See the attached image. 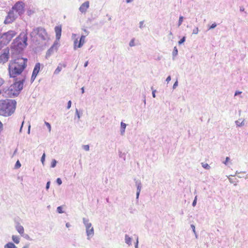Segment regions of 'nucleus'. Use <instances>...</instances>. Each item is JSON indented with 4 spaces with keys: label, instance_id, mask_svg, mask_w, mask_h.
Returning a JSON list of instances; mask_svg holds the SVG:
<instances>
[{
    "label": "nucleus",
    "instance_id": "63",
    "mask_svg": "<svg viewBox=\"0 0 248 248\" xmlns=\"http://www.w3.org/2000/svg\"><path fill=\"white\" fill-rule=\"evenodd\" d=\"M133 0H126V1L127 3L131 2Z\"/></svg>",
    "mask_w": 248,
    "mask_h": 248
},
{
    "label": "nucleus",
    "instance_id": "16",
    "mask_svg": "<svg viewBox=\"0 0 248 248\" xmlns=\"http://www.w3.org/2000/svg\"><path fill=\"white\" fill-rule=\"evenodd\" d=\"M124 241L129 246L132 245V238L129 237L127 234L124 235Z\"/></svg>",
    "mask_w": 248,
    "mask_h": 248
},
{
    "label": "nucleus",
    "instance_id": "28",
    "mask_svg": "<svg viewBox=\"0 0 248 248\" xmlns=\"http://www.w3.org/2000/svg\"><path fill=\"white\" fill-rule=\"evenodd\" d=\"M186 41V37L185 36H183L181 39L180 41H179L178 42V44L179 45L182 44L183 43H184Z\"/></svg>",
    "mask_w": 248,
    "mask_h": 248
},
{
    "label": "nucleus",
    "instance_id": "22",
    "mask_svg": "<svg viewBox=\"0 0 248 248\" xmlns=\"http://www.w3.org/2000/svg\"><path fill=\"white\" fill-rule=\"evenodd\" d=\"M172 54L173 56V59H174V57H175L178 54V50L176 46H175L174 47Z\"/></svg>",
    "mask_w": 248,
    "mask_h": 248
},
{
    "label": "nucleus",
    "instance_id": "51",
    "mask_svg": "<svg viewBox=\"0 0 248 248\" xmlns=\"http://www.w3.org/2000/svg\"><path fill=\"white\" fill-rule=\"evenodd\" d=\"M171 80V77L170 76H169L167 78H166V81L168 83L170 82V81Z\"/></svg>",
    "mask_w": 248,
    "mask_h": 248
},
{
    "label": "nucleus",
    "instance_id": "33",
    "mask_svg": "<svg viewBox=\"0 0 248 248\" xmlns=\"http://www.w3.org/2000/svg\"><path fill=\"white\" fill-rule=\"evenodd\" d=\"M57 211L60 214L63 213L62 206H58L57 208Z\"/></svg>",
    "mask_w": 248,
    "mask_h": 248
},
{
    "label": "nucleus",
    "instance_id": "45",
    "mask_svg": "<svg viewBox=\"0 0 248 248\" xmlns=\"http://www.w3.org/2000/svg\"><path fill=\"white\" fill-rule=\"evenodd\" d=\"M71 104H72V102L70 100H69L68 103H67V109H69L71 107Z\"/></svg>",
    "mask_w": 248,
    "mask_h": 248
},
{
    "label": "nucleus",
    "instance_id": "43",
    "mask_svg": "<svg viewBox=\"0 0 248 248\" xmlns=\"http://www.w3.org/2000/svg\"><path fill=\"white\" fill-rule=\"evenodd\" d=\"M143 24H144V21H141L140 22V26H139V27L140 28V29H142L144 27L143 26Z\"/></svg>",
    "mask_w": 248,
    "mask_h": 248
},
{
    "label": "nucleus",
    "instance_id": "35",
    "mask_svg": "<svg viewBox=\"0 0 248 248\" xmlns=\"http://www.w3.org/2000/svg\"><path fill=\"white\" fill-rule=\"evenodd\" d=\"M82 148L84 150L88 151L89 150L90 147L89 145H84L82 146Z\"/></svg>",
    "mask_w": 248,
    "mask_h": 248
},
{
    "label": "nucleus",
    "instance_id": "5",
    "mask_svg": "<svg viewBox=\"0 0 248 248\" xmlns=\"http://www.w3.org/2000/svg\"><path fill=\"white\" fill-rule=\"evenodd\" d=\"M17 80V79H16ZM25 81V78H23L19 80H16L9 88V92L14 96H17L23 89V84Z\"/></svg>",
    "mask_w": 248,
    "mask_h": 248
},
{
    "label": "nucleus",
    "instance_id": "46",
    "mask_svg": "<svg viewBox=\"0 0 248 248\" xmlns=\"http://www.w3.org/2000/svg\"><path fill=\"white\" fill-rule=\"evenodd\" d=\"M138 244H139V239H138V237H137V239H136V242L135 244V248H138Z\"/></svg>",
    "mask_w": 248,
    "mask_h": 248
},
{
    "label": "nucleus",
    "instance_id": "48",
    "mask_svg": "<svg viewBox=\"0 0 248 248\" xmlns=\"http://www.w3.org/2000/svg\"><path fill=\"white\" fill-rule=\"evenodd\" d=\"M245 171H240V172H239L238 171H236V172H235V174L233 175H232V176H237L238 174H240V173H245Z\"/></svg>",
    "mask_w": 248,
    "mask_h": 248
},
{
    "label": "nucleus",
    "instance_id": "60",
    "mask_svg": "<svg viewBox=\"0 0 248 248\" xmlns=\"http://www.w3.org/2000/svg\"><path fill=\"white\" fill-rule=\"evenodd\" d=\"M70 226H71V225L70 224V223H69L67 222V223H66V227L67 228H69V227H70Z\"/></svg>",
    "mask_w": 248,
    "mask_h": 248
},
{
    "label": "nucleus",
    "instance_id": "56",
    "mask_svg": "<svg viewBox=\"0 0 248 248\" xmlns=\"http://www.w3.org/2000/svg\"><path fill=\"white\" fill-rule=\"evenodd\" d=\"M228 179H229V181H230V183H234V182L233 181L232 179V178H231L230 177H228Z\"/></svg>",
    "mask_w": 248,
    "mask_h": 248
},
{
    "label": "nucleus",
    "instance_id": "59",
    "mask_svg": "<svg viewBox=\"0 0 248 248\" xmlns=\"http://www.w3.org/2000/svg\"><path fill=\"white\" fill-rule=\"evenodd\" d=\"M88 65V61H87L85 63H84V66L85 67H87Z\"/></svg>",
    "mask_w": 248,
    "mask_h": 248
},
{
    "label": "nucleus",
    "instance_id": "61",
    "mask_svg": "<svg viewBox=\"0 0 248 248\" xmlns=\"http://www.w3.org/2000/svg\"><path fill=\"white\" fill-rule=\"evenodd\" d=\"M81 93H84V88L83 87L81 88Z\"/></svg>",
    "mask_w": 248,
    "mask_h": 248
},
{
    "label": "nucleus",
    "instance_id": "3",
    "mask_svg": "<svg viewBox=\"0 0 248 248\" xmlns=\"http://www.w3.org/2000/svg\"><path fill=\"white\" fill-rule=\"evenodd\" d=\"M16 106L15 100H0V115L4 117L11 116L15 111Z\"/></svg>",
    "mask_w": 248,
    "mask_h": 248
},
{
    "label": "nucleus",
    "instance_id": "29",
    "mask_svg": "<svg viewBox=\"0 0 248 248\" xmlns=\"http://www.w3.org/2000/svg\"><path fill=\"white\" fill-rule=\"evenodd\" d=\"M119 157L123 158L124 160L125 159V155L124 153H123L121 151H119Z\"/></svg>",
    "mask_w": 248,
    "mask_h": 248
},
{
    "label": "nucleus",
    "instance_id": "2",
    "mask_svg": "<svg viewBox=\"0 0 248 248\" xmlns=\"http://www.w3.org/2000/svg\"><path fill=\"white\" fill-rule=\"evenodd\" d=\"M24 7V3L22 1H19L16 2L8 12L4 23L7 24L14 22L18 16L23 14L25 12Z\"/></svg>",
    "mask_w": 248,
    "mask_h": 248
},
{
    "label": "nucleus",
    "instance_id": "13",
    "mask_svg": "<svg viewBox=\"0 0 248 248\" xmlns=\"http://www.w3.org/2000/svg\"><path fill=\"white\" fill-rule=\"evenodd\" d=\"M56 33V38L57 40H59L61 37L62 34V25L56 26L54 28Z\"/></svg>",
    "mask_w": 248,
    "mask_h": 248
},
{
    "label": "nucleus",
    "instance_id": "4",
    "mask_svg": "<svg viewBox=\"0 0 248 248\" xmlns=\"http://www.w3.org/2000/svg\"><path fill=\"white\" fill-rule=\"evenodd\" d=\"M37 35L43 41H46L49 38L46 30L41 27L34 28L30 34L31 40L35 43L36 44H38L39 43L37 39Z\"/></svg>",
    "mask_w": 248,
    "mask_h": 248
},
{
    "label": "nucleus",
    "instance_id": "50",
    "mask_svg": "<svg viewBox=\"0 0 248 248\" xmlns=\"http://www.w3.org/2000/svg\"><path fill=\"white\" fill-rule=\"evenodd\" d=\"M178 86V81H176L175 82V83H174L173 85V89H174L176 88V87H177Z\"/></svg>",
    "mask_w": 248,
    "mask_h": 248
},
{
    "label": "nucleus",
    "instance_id": "17",
    "mask_svg": "<svg viewBox=\"0 0 248 248\" xmlns=\"http://www.w3.org/2000/svg\"><path fill=\"white\" fill-rule=\"evenodd\" d=\"M41 64L39 62L35 64L32 73L38 75L40 70Z\"/></svg>",
    "mask_w": 248,
    "mask_h": 248
},
{
    "label": "nucleus",
    "instance_id": "44",
    "mask_svg": "<svg viewBox=\"0 0 248 248\" xmlns=\"http://www.w3.org/2000/svg\"><path fill=\"white\" fill-rule=\"evenodd\" d=\"M152 96L154 98H155V92H156V90H153V87H152Z\"/></svg>",
    "mask_w": 248,
    "mask_h": 248
},
{
    "label": "nucleus",
    "instance_id": "41",
    "mask_svg": "<svg viewBox=\"0 0 248 248\" xmlns=\"http://www.w3.org/2000/svg\"><path fill=\"white\" fill-rule=\"evenodd\" d=\"M197 196H196L195 197L194 201H193V202H192V206H195L196 204H197Z\"/></svg>",
    "mask_w": 248,
    "mask_h": 248
},
{
    "label": "nucleus",
    "instance_id": "25",
    "mask_svg": "<svg viewBox=\"0 0 248 248\" xmlns=\"http://www.w3.org/2000/svg\"><path fill=\"white\" fill-rule=\"evenodd\" d=\"M37 76V74H35L33 73H32V75H31V83H32L34 81V80H35V78H36Z\"/></svg>",
    "mask_w": 248,
    "mask_h": 248
},
{
    "label": "nucleus",
    "instance_id": "10",
    "mask_svg": "<svg viewBox=\"0 0 248 248\" xmlns=\"http://www.w3.org/2000/svg\"><path fill=\"white\" fill-rule=\"evenodd\" d=\"M86 37V35H82L80 38V40L79 42L78 41V39H76L74 42V49H76L77 48H80L82 46L83 44L85 43V39Z\"/></svg>",
    "mask_w": 248,
    "mask_h": 248
},
{
    "label": "nucleus",
    "instance_id": "9",
    "mask_svg": "<svg viewBox=\"0 0 248 248\" xmlns=\"http://www.w3.org/2000/svg\"><path fill=\"white\" fill-rule=\"evenodd\" d=\"M9 58V50L5 49L0 55V63H4L7 62Z\"/></svg>",
    "mask_w": 248,
    "mask_h": 248
},
{
    "label": "nucleus",
    "instance_id": "11",
    "mask_svg": "<svg viewBox=\"0 0 248 248\" xmlns=\"http://www.w3.org/2000/svg\"><path fill=\"white\" fill-rule=\"evenodd\" d=\"M135 185L137 186V190L136 193V200L138 201L139 198V195L142 187V184L140 180L134 179Z\"/></svg>",
    "mask_w": 248,
    "mask_h": 248
},
{
    "label": "nucleus",
    "instance_id": "55",
    "mask_svg": "<svg viewBox=\"0 0 248 248\" xmlns=\"http://www.w3.org/2000/svg\"><path fill=\"white\" fill-rule=\"evenodd\" d=\"M2 126H3V124H2V123L0 121V133L1 132V131L2 129Z\"/></svg>",
    "mask_w": 248,
    "mask_h": 248
},
{
    "label": "nucleus",
    "instance_id": "18",
    "mask_svg": "<svg viewBox=\"0 0 248 248\" xmlns=\"http://www.w3.org/2000/svg\"><path fill=\"white\" fill-rule=\"evenodd\" d=\"M56 49L55 48V45H53L46 52V57H49L53 53L54 51V49Z\"/></svg>",
    "mask_w": 248,
    "mask_h": 248
},
{
    "label": "nucleus",
    "instance_id": "19",
    "mask_svg": "<svg viewBox=\"0 0 248 248\" xmlns=\"http://www.w3.org/2000/svg\"><path fill=\"white\" fill-rule=\"evenodd\" d=\"M126 124L123 123V122H121V134L122 135H124V132H125V128H126Z\"/></svg>",
    "mask_w": 248,
    "mask_h": 248
},
{
    "label": "nucleus",
    "instance_id": "38",
    "mask_svg": "<svg viewBox=\"0 0 248 248\" xmlns=\"http://www.w3.org/2000/svg\"><path fill=\"white\" fill-rule=\"evenodd\" d=\"M191 228L192 229V231H193V232L195 233L196 237H197V235L196 234V231H195V226L193 224H191Z\"/></svg>",
    "mask_w": 248,
    "mask_h": 248
},
{
    "label": "nucleus",
    "instance_id": "52",
    "mask_svg": "<svg viewBox=\"0 0 248 248\" xmlns=\"http://www.w3.org/2000/svg\"><path fill=\"white\" fill-rule=\"evenodd\" d=\"M242 93L241 92H240V91H236L235 92V93H234V95L235 96H237L240 94H241Z\"/></svg>",
    "mask_w": 248,
    "mask_h": 248
},
{
    "label": "nucleus",
    "instance_id": "36",
    "mask_svg": "<svg viewBox=\"0 0 248 248\" xmlns=\"http://www.w3.org/2000/svg\"><path fill=\"white\" fill-rule=\"evenodd\" d=\"M45 124L46 125V126H47L48 129V131L49 132H50L51 131V125L49 123H48V122H45Z\"/></svg>",
    "mask_w": 248,
    "mask_h": 248
},
{
    "label": "nucleus",
    "instance_id": "26",
    "mask_svg": "<svg viewBox=\"0 0 248 248\" xmlns=\"http://www.w3.org/2000/svg\"><path fill=\"white\" fill-rule=\"evenodd\" d=\"M183 19H184L183 16H180L179 18L178 23V27L180 26L182 24V22L183 21Z\"/></svg>",
    "mask_w": 248,
    "mask_h": 248
},
{
    "label": "nucleus",
    "instance_id": "58",
    "mask_svg": "<svg viewBox=\"0 0 248 248\" xmlns=\"http://www.w3.org/2000/svg\"><path fill=\"white\" fill-rule=\"evenodd\" d=\"M245 9L243 7L241 6L240 7V11L241 12H243L244 11Z\"/></svg>",
    "mask_w": 248,
    "mask_h": 248
},
{
    "label": "nucleus",
    "instance_id": "12",
    "mask_svg": "<svg viewBox=\"0 0 248 248\" xmlns=\"http://www.w3.org/2000/svg\"><path fill=\"white\" fill-rule=\"evenodd\" d=\"M89 1H86L83 3L79 8V10L81 13H85L89 7Z\"/></svg>",
    "mask_w": 248,
    "mask_h": 248
},
{
    "label": "nucleus",
    "instance_id": "31",
    "mask_svg": "<svg viewBox=\"0 0 248 248\" xmlns=\"http://www.w3.org/2000/svg\"><path fill=\"white\" fill-rule=\"evenodd\" d=\"M57 164V161L55 159H53L51 164V167L54 168Z\"/></svg>",
    "mask_w": 248,
    "mask_h": 248
},
{
    "label": "nucleus",
    "instance_id": "24",
    "mask_svg": "<svg viewBox=\"0 0 248 248\" xmlns=\"http://www.w3.org/2000/svg\"><path fill=\"white\" fill-rule=\"evenodd\" d=\"M202 167L206 170H209L210 166L207 163H202Z\"/></svg>",
    "mask_w": 248,
    "mask_h": 248
},
{
    "label": "nucleus",
    "instance_id": "30",
    "mask_svg": "<svg viewBox=\"0 0 248 248\" xmlns=\"http://www.w3.org/2000/svg\"><path fill=\"white\" fill-rule=\"evenodd\" d=\"M134 41H135V39L133 38L130 41L129 44V45L130 46L132 47V46H135Z\"/></svg>",
    "mask_w": 248,
    "mask_h": 248
},
{
    "label": "nucleus",
    "instance_id": "1",
    "mask_svg": "<svg viewBox=\"0 0 248 248\" xmlns=\"http://www.w3.org/2000/svg\"><path fill=\"white\" fill-rule=\"evenodd\" d=\"M28 60L24 58H18L11 61L9 64V73L11 78H15L20 75L27 66Z\"/></svg>",
    "mask_w": 248,
    "mask_h": 248
},
{
    "label": "nucleus",
    "instance_id": "20",
    "mask_svg": "<svg viewBox=\"0 0 248 248\" xmlns=\"http://www.w3.org/2000/svg\"><path fill=\"white\" fill-rule=\"evenodd\" d=\"M5 248H17L16 245L12 243L9 242L5 245Z\"/></svg>",
    "mask_w": 248,
    "mask_h": 248
},
{
    "label": "nucleus",
    "instance_id": "37",
    "mask_svg": "<svg viewBox=\"0 0 248 248\" xmlns=\"http://www.w3.org/2000/svg\"><path fill=\"white\" fill-rule=\"evenodd\" d=\"M217 25L216 23H214L212 24L209 28L208 30H211L217 27Z\"/></svg>",
    "mask_w": 248,
    "mask_h": 248
},
{
    "label": "nucleus",
    "instance_id": "57",
    "mask_svg": "<svg viewBox=\"0 0 248 248\" xmlns=\"http://www.w3.org/2000/svg\"><path fill=\"white\" fill-rule=\"evenodd\" d=\"M23 124H24V121L22 122L21 126V127L20 128V130H19V132H21V131H22V127H23Z\"/></svg>",
    "mask_w": 248,
    "mask_h": 248
},
{
    "label": "nucleus",
    "instance_id": "27",
    "mask_svg": "<svg viewBox=\"0 0 248 248\" xmlns=\"http://www.w3.org/2000/svg\"><path fill=\"white\" fill-rule=\"evenodd\" d=\"M20 167H21V164H20L19 161L17 160L16 163V164L15 166V168L17 169L19 168Z\"/></svg>",
    "mask_w": 248,
    "mask_h": 248
},
{
    "label": "nucleus",
    "instance_id": "64",
    "mask_svg": "<svg viewBox=\"0 0 248 248\" xmlns=\"http://www.w3.org/2000/svg\"><path fill=\"white\" fill-rule=\"evenodd\" d=\"M237 177L239 178H243L244 177L243 176H242V175H237Z\"/></svg>",
    "mask_w": 248,
    "mask_h": 248
},
{
    "label": "nucleus",
    "instance_id": "40",
    "mask_svg": "<svg viewBox=\"0 0 248 248\" xmlns=\"http://www.w3.org/2000/svg\"><path fill=\"white\" fill-rule=\"evenodd\" d=\"M76 115L77 116V118L79 119L80 118V115L78 112V110L77 108L76 109Z\"/></svg>",
    "mask_w": 248,
    "mask_h": 248
},
{
    "label": "nucleus",
    "instance_id": "54",
    "mask_svg": "<svg viewBox=\"0 0 248 248\" xmlns=\"http://www.w3.org/2000/svg\"><path fill=\"white\" fill-rule=\"evenodd\" d=\"M83 30L84 31V32L85 33L86 36L89 34V32L86 29H83Z\"/></svg>",
    "mask_w": 248,
    "mask_h": 248
},
{
    "label": "nucleus",
    "instance_id": "47",
    "mask_svg": "<svg viewBox=\"0 0 248 248\" xmlns=\"http://www.w3.org/2000/svg\"><path fill=\"white\" fill-rule=\"evenodd\" d=\"M50 181H48L46 183V190H48L49 189V186H50Z\"/></svg>",
    "mask_w": 248,
    "mask_h": 248
},
{
    "label": "nucleus",
    "instance_id": "53",
    "mask_svg": "<svg viewBox=\"0 0 248 248\" xmlns=\"http://www.w3.org/2000/svg\"><path fill=\"white\" fill-rule=\"evenodd\" d=\"M4 82V80L0 77V86H1Z\"/></svg>",
    "mask_w": 248,
    "mask_h": 248
},
{
    "label": "nucleus",
    "instance_id": "6",
    "mask_svg": "<svg viewBox=\"0 0 248 248\" xmlns=\"http://www.w3.org/2000/svg\"><path fill=\"white\" fill-rule=\"evenodd\" d=\"M16 34V32L12 30H10L7 32L3 33L0 36V49L9 44Z\"/></svg>",
    "mask_w": 248,
    "mask_h": 248
},
{
    "label": "nucleus",
    "instance_id": "34",
    "mask_svg": "<svg viewBox=\"0 0 248 248\" xmlns=\"http://www.w3.org/2000/svg\"><path fill=\"white\" fill-rule=\"evenodd\" d=\"M198 32H199L198 28L196 27L193 29V31H192V34H197L198 33Z\"/></svg>",
    "mask_w": 248,
    "mask_h": 248
},
{
    "label": "nucleus",
    "instance_id": "42",
    "mask_svg": "<svg viewBox=\"0 0 248 248\" xmlns=\"http://www.w3.org/2000/svg\"><path fill=\"white\" fill-rule=\"evenodd\" d=\"M45 154L44 153L43 155H42V157H41V161L42 162V163L43 164L44 163V162L45 161Z\"/></svg>",
    "mask_w": 248,
    "mask_h": 248
},
{
    "label": "nucleus",
    "instance_id": "8",
    "mask_svg": "<svg viewBox=\"0 0 248 248\" xmlns=\"http://www.w3.org/2000/svg\"><path fill=\"white\" fill-rule=\"evenodd\" d=\"M16 40V41L15 42V44L14 46H16L20 48L26 47L28 45V36L27 32L20 33L19 37H17Z\"/></svg>",
    "mask_w": 248,
    "mask_h": 248
},
{
    "label": "nucleus",
    "instance_id": "62",
    "mask_svg": "<svg viewBox=\"0 0 248 248\" xmlns=\"http://www.w3.org/2000/svg\"><path fill=\"white\" fill-rule=\"evenodd\" d=\"M30 128H31V125H29V127H28V134H30Z\"/></svg>",
    "mask_w": 248,
    "mask_h": 248
},
{
    "label": "nucleus",
    "instance_id": "23",
    "mask_svg": "<svg viewBox=\"0 0 248 248\" xmlns=\"http://www.w3.org/2000/svg\"><path fill=\"white\" fill-rule=\"evenodd\" d=\"M244 121H245V120H243L242 121V122H241H241H240L239 121H236L235 123V124H236V125H237V126H239V127H240V126H243V125H244V124H244Z\"/></svg>",
    "mask_w": 248,
    "mask_h": 248
},
{
    "label": "nucleus",
    "instance_id": "15",
    "mask_svg": "<svg viewBox=\"0 0 248 248\" xmlns=\"http://www.w3.org/2000/svg\"><path fill=\"white\" fill-rule=\"evenodd\" d=\"M66 66V64L65 63L61 64L59 63V65L58 66L57 68L55 69L54 74V75H58L59 74V73L61 71L62 69V67H65Z\"/></svg>",
    "mask_w": 248,
    "mask_h": 248
},
{
    "label": "nucleus",
    "instance_id": "21",
    "mask_svg": "<svg viewBox=\"0 0 248 248\" xmlns=\"http://www.w3.org/2000/svg\"><path fill=\"white\" fill-rule=\"evenodd\" d=\"M13 241L16 244H18L19 243L20 238L18 236L16 235H13L12 237Z\"/></svg>",
    "mask_w": 248,
    "mask_h": 248
},
{
    "label": "nucleus",
    "instance_id": "32",
    "mask_svg": "<svg viewBox=\"0 0 248 248\" xmlns=\"http://www.w3.org/2000/svg\"><path fill=\"white\" fill-rule=\"evenodd\" d=\"M22 236H23L25 239L29 240H31L32 239L30 238V236L27 234H24L23 233L22 235H21Z\"/></svg>",
    "mask_w": 248,
    "mask_h": 248
},
{
    "label": "nucleus",
    "instance_id": "49",
    "mask_svg": "<svg viewBox=\"0 0 248 248\" xmlns=\"http://www.w3.org/2000/svg\"><path fill=\"white\" fill-rule=\"evenodd\" d=\"M230 160L229 157H226L225 161L224 162V164L227 165V162Z\"/></svg>",
    "mask_w": 248,
    "mask_h": 248
},
{
    "label": "nucleus",
    "instance_id": "14",
    "mask_svg": "<svg viewBox=\"0 0 248 248\" xmlns=\"http://www.w3.org/2000/svg\"><path fill=\"white\" fill-rule=\"evenodd\" d=\"M16 229L18 232L22 235L24 232V229L22 226H21L19 223H17L16 226Z\"/></svg>",
    "mask_w": 248,
    "mask_h": 248
},
{
    "label": "nucleus",
    "instance_id": "7",
    "mask_svg": "<svg viewBox=\"0 0 248 248\" xmlns=\"http://www.w3.org/2000/svg\"><path fill=\"white\" fill-rule=\"evenodd\" d=\"M82 220L83 223L85 227L87 239L89 240L94 235V229L92 226V223L89 222V219L83 217Z\"/></svg>",
    "mask_w": 248,
    "mask_h": 248
},
{
    "label": "nucleus",
    "instance_id": "39",
    "mask_svg": "<svg viewBox=\"0 0 248 248\" xmlns=\"http://www.w3.org/2000/svg\"><path fill=\"white\" fill-rule=\"evenodd\" d=\"M56 183L59 185H61L62 184V181L60 178H58L56 179Z\"/></svg>",
    "mask_w": 248,
    "mask_h": 248
}]
</instances>
